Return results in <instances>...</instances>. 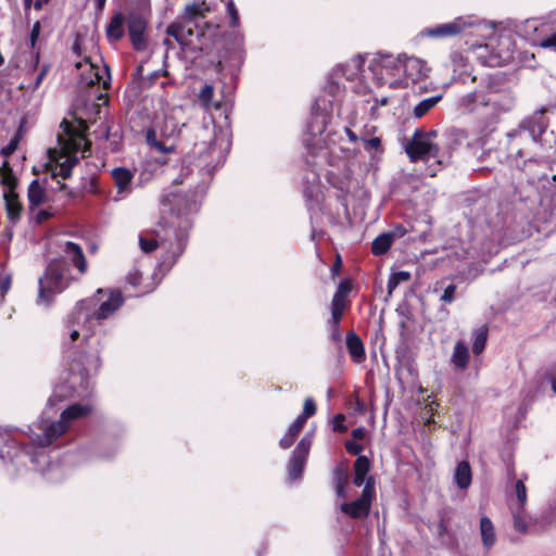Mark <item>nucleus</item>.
Instances as JSON below:
<instances>
[{
  "mask_svg": "<svg viewBox=\"0 0 556 556\" xmlns=\"http://www.w3.org/2000/svg\"><path fill=\"white\" fill-rule=\"evenodd\" d=\"M56 400H61L59 389H55L49 397L47 408L37 422L40 432L30 430V433H28L31 443L38 447H47L53 444L68 431L75 420L88 416L92 410L89 404H73L61 413L58 420H51L47 417V414L54 406Z\"/></svg>",
  "mask_w": 556,
  "mask_h": 556,
  "instance_id": "obj_1",
  "label": "nucleus"
},
{
  "mask_svg": "<svg viewBox=\"0 0 556 556\" xmlns=\"http://www.w3.org/2000/svg\"><path fill=\"white\" fill-rule=\"evenodd\" d=\"M60 127L63 129V134L58 135L59 149H50L48 153L50 162L54 163L53 176L66 179L78 162L76 153L83 148L81 155L85 156L87 142L67 121H62Z\"/></svg>",
  "mask_w": 556,
  "mask_h": 556,
  "instance_id": "obj_2",
  "label": "nucleus"
},
{
  "mask_svg": "<svg viewBox=\"0 0 556 556\" xmlns=\"http://www.w3.org/2000/svg\"><path fill=\"white\" fill-rule=\"evenodd\" d=\"M182 223L184 226L180 229H176L172 223L168 227H161V229L140 235L139 245L142 252L151 253L157 248H162L166 251L170 263H175L187 244V229L190 224L187 219Z\"/></svg>",
  "mask_w": 556,
  "mask_h": 556,
  "instance_id": "obj_3",
  "label": "nucleus"
},
{
  "mask_svg": "<svg viewBox=\"0 0 556 556\" xmlns=\"http://www.w3.org/2000/svg\"><path fill=\"white\" fill-rule=\"evenodd\" d=\"M437 138V130L424 131L417 129L405 148L412 161L422 160L429 163L433 160V164H429L427 167L430 176H434L450 159V154L443 151L440 142L435 140Z\"/></svg>",
  "mask_w": 556,
  "mask_h": 556,
  "instance_id": "obj_4",
  "label": "nucleus"
},
{
  "mask_svg": "<svg viewBox=\"0 0 556 556\" xmlns=\"http://www.w3.org/2000/svg\"><path fill=\"white\" fill-rule=\"evenodd\" d=\"M201 132L203 140L194 144V154L199 156V166L211 174L225 162L230 138L227 131H216L215 127H203Z\"/></svg>",
  "mask_w": 556,
  "mask_h": 556,
  "instance_id": "obj_5",
  "label": "nucleus"
},
{
  "mask_svg": "<svg viewBox=\"0 0 556 556\" xmlns=\"http://www.w3.org/2000/svg\"><path fill=\"white\" fill-rule=\"evenodd\" d=\"M345 134L351 142H356L358 137L348 127L340 131L330 126V117L326 113H314L307 124L308 138L305 139L306 147L314 153L324 149H331L342 140Z\"/></svg>",
  "mask_w": 556,
  "mask_h": 556,
  "instance_id": "obj_6",
  "label": "nucleus"
},
{
  "mask_svg": "<svg viewBox=\"0 0 556 556\" xmlns=\"http://www.w3.org/2000/svg\"><path fill=\"white\" fill-rule=\"evenodd\" d=\"M368 68L378 86L405 88L402 54L377 53L370 60Z\"/></svg>",
  "mask_w": 556,
  "mask_h": 556,
  "instance_id": "obj_7",
  "label": "nucleus"
},
{
  "mask_svg": "<svg viewBox=\"0 0 556 556\" xmlns=\"http://www.w3.org/2000/svg\"><path fill=\"white\" fill-rule=\"evenodd\" d=\"M70 276L63 269L59 261L48 265L46 273L38 280V294L36 305L48 308L54 301V296L68 287Z\"/></svg>",
  "mask_w": 556,
  "mask_h": 556,
  "instance_id": "obj_8",
  "label": "nucleus"
},
{
  "mask_svg": "<svg viewBox=\"0 0 556 556\" xmlns=\"http://www.w3.org/2000/svg\"><path fill=\"white\" fill-rule=\"evenodd\" d=\"M92 302H79L70 314L64 331V340L68 339L70 342L76 341L78 338L87 340L93 332L94 326L92 325V315L90 305Z\"/></svg>",
  "mask_w": 556,
  "mask_h": 556,
  "instance_id": "obj_9",
  "label": "nucleus"
},
{
  "mask_svg": "<svg viewBox=\"0 0 556 556\" xmlns=\"http://www.w3.org/2000/svg\"><path fill=\"white\" fill-rule=\"evenodd\" d=\"M83 302H92L90 312L92 315V325L110 317L123 304L124 298L118 290L104 291L99 289L97 294Z\"/></svg>",
  "mask_w": 556,
  "mask_h": 556,
  "instance_id": "obj_10",
  "label": "nucleus"
},
{
  "mask_svg": "<svg viewBox=\"0 0 556 556\" xmlns=\"http://www.w3.org/2000/svg\"><path fill=\"white\" fill-rule=\"evenodd\" d=\"M162 204L177 217H185L198 212L200 206V195L194 191L191 193L170 191L163 195Z\"/></svg>",
  "mask_w": 556,
  "mask_h": 556,
  "instance_id": "obj_11",
  "label": "nucleus"
},
{
  "mask_svg": "<svg viewBox=\"0 0 556 556\" xmlns=\"http://www.w3.org/2000/svg\"><path fill=\"white\" fill-rule=\"evenodd\" d=\"M514 100L511 97H506L503 102H500L496 97L492 93H485L484 91H473L463 96L459 100V109L463 112H475L480 106L492 105L501 111H509L513 108Z\"/></svg>",
  "mask_w": 556,
  "mask_h": 556,
  "instance_id": "obj_12",
  "label": "nucleus"
},
{
  "mask_svg": "<svg viewBox=\"0 0 556 556\" xmlns=\"http://www.w3.org/2000/svg\"><path fill=\"white\" fill-rule=\"evenodd\" d=\"M0 182L3 186V198L5 200L7 211L10 218L13 219L18 216L21 205L18 203L17 193L15 192L17 179L7 161L0 166Z\"/></svg>",
  "mask_w": 556,
  "mask_h": 556,
  "instance_id": "obj_13",
  "label": "nucleus"
},
{
  "mask_svg": "<svg viewBox=\"0 0 556 556\" xmlns=\"http://www.w3.org/2000/svg\"><path fill=\"white\" fill-rule=\"evenodd\" d=\"M101 366L98 353L80 355L72 361L70 366L71 383L79 378L81 386L88 384V379L96 375Z\"/></svg>",
  "mask_w": 556,
  "mask_h": 556,
  "instance_id": "obj_14",
  "label": "nucleus"
},
{
  "mask_svg": "<svg viewBox=\"0 0 556 556\" xmlns=\"http://www.w3.org/2000/svg\"><path fill=\"white\" fill-rule=\"evenodd\" d=\"M479 24L480 22L472 16H459L452 22L426 28L421 31V35L431 38L453 37L462 34L467 28L475 27Z\"/></svg>",
  "mask_w": 556,
  "mask_h": 556,
  "instance_id": "obj_15",
  "label": "nucleus"
},
{
  "mask_svg": "<svg viewBox=\"0 0 556 556\" xmlns=\"http://www.w3.org/2000/svg\"><path fill=\"white\" fill-rule=\"evenodd\" d=\"M76 67L80 71L79 83L85 86L99 85L103 89L109 87L110 73L108 66H99L91 63L89 60L78 62Z\"/></svg>",
  "mask_w": 556,
  "mask_h": 556,
  "instance_id": "obj_16",
  "label": "nucleus"
},
{
  "mask_svg": "<svg viewBox=\"0 0 556 556\" xmlns=\"http://www.w3.org/2000/svg\"><path fill=\"white\" fill-rule=\"evenodd\" d=\"M311 445L312 438L307 434L298 443L288 465V475L290 480L294 481L301 478Z\"/></svg>",
  "mask_w": 556,
  "mask_h": 556,
  "instance_id": "obj_17",
  "label": "nucleus"
},
{
  "mask_svg": "<svg viewBox=\"0 0 556 556\" xmlns=\"http://www.w3.org/2000/svg\"><path fill=\"white\" fill-rule=\"evenodd\" d=\"M402 58L405 88L408 87L409 84H415L428 76L430 68L427 66V63L424 60L415 56H408L406 54H402Z\"/></svg>",
  "mask_w": 556,
  "mask_h": 556,
  "instance_id": "obj_18",
  "label": "nucleus"
},
{
  "mask_svg": "<svg viewBox=\"0 0 556 556\" xmlns=\"http://www.w3.org/2000/svg\"><path fill=\"white\" fill-rule=\"evenodd\" d=\"M371 501V486L367 483L363 490L362 496L352 503H343L340 508L346 515L353 518L364 517L368 514Z\"/></svg>",
  "mask_w": 556,
  "mask_h": 556,
  "instance_id": "obj_19",
  "label": "nucleus"
},
{
  "mask_svg": "<svg viewBox=\"0 0 556 556\" xmlns=\"http://www.w3.org/2000/svg\"><path fill=\"white\" fill-rule=\"evenodd\" d=\"M174 132L175 129H172L168 134L163 131L159 134L156 129H149L147 131L146 139L148 144L156 151L161 153H168L174 150V142L172 140Z\"/></svg>",
  "mask_w": 556,
  "mask_h": 556,
  "instance_id": "obj_20",
  "label": "nucleus"
},
{
  "mask_svg": "<svg viewBox=\"0 0 556 556\" xmlns=\"http://www.w3.org/2000/svg\"><path fill=\"white\" fill-rule=\"evenodd\" d=\"M130 40L136 50H143L146 47L144 29L146 22L138 15H130L127 21Z\"/></svg>",
  "mask_w": 556,
  "mask_h": 556,
  "instance_id": "obj_21",
  "label": "nucleus"
},
{
  "mask_svg": "<svg viewBox=\"0 0 556 556\" xmlns=\"http://www.w3.org/2000/svg\"><path fill=\"white\" fill-rule=\"evenodd\" d=\"M364 58L362 55H355L344 64L339 65L334 70V76H343L346 80H354L363 72Z\"/></svg>",
  "mask_w": 556,
  "mask_h": 556,
  "instance_id": "obj_22",
  "label": "nucleus"
},
{
  "mask_svg": "<svg viewBox=\"0 0 556 556\" xmlns=\"http://www.w3.org/2000/svg\"><path fill=\"white\" fill-rule=\"evenodd\" d=\"M63 252L65 257L78 269L80 274L87 271V261L83 249L75 242L67 241L63 244Z\"/></svg>",
  "mask_w": 556,
  "mask_h": 556,
  "instance_id": "obj_23",
  "label": "nucleus"
},
{
  "mask_svg": "<svg viewBox=\"0 0 556 556\" xmlns=\"http://www.w3.org/2000/svg\"><path fill=\"white\" fill-rule=\"evenodd\" d=\"M112 178L117 188L118 194H128L131 190L130 185L134 173L126 167H116L112 170Z\"/></svg>",
  "mask_w": 556,
  "mask_h": 556,
  "instance_id": "obj_24",
  "label": "nucleus"
},
{
  "mask_svg": "<svg viewBox=\"0 0 556 556\" xmlns=\"http://www.w3.org/2000/svg\"><path fill=\"white\" fill-rule=\"evenodd\" d=\"M167 34L173 36L180 45L187 46L192 42L191 37L194 35V29L189 23L173 24L168 26Z\"/></svg>",
  "mask_w": 556,
  "mask_h": 556,
  "instance_id": "obj_25",
  "label": "nucleus"
},
{
  "mask_svg": "<svg viewBox=\"0 0 556 556\" xmlns=\"http://www.w3.org/2000/svg\"><path fill=\"white\" fill-rule=\"evenodd\" d=\"M346 346L352 359L355 363H362L365 359V348L361 338L354 332L350 331L346 334Z\"/></svg>",
  "mask_w": 556,
  "mask_h": 556,
  "instance_id": "obj_26",
  "label": "nucleus"
},
{
  "mask_svg": "<svg viewBox=\"0 0 556 556\" xmlns=\"http://www.w3.org/2000/svg\"><path fill=\"white\" fill-rule=\"evenodd\" d=\"M480 534L484 548L488 551L491 549L495 545L496 533L490 518L482 517L480 519Z\"/></svg>",
  "mask_w": 556,
  "mask_h": 556,
  "instance_id": "obj_27",
  "label": "nucleus"
},
{
  "mask_svg": "<svg viewBox=\"0 0 556 556\" xmlns=\"http://www.w3.org/2000/svg\"><path fill=\"white\" fill-rule=\"evenodd\" d=\"M471 479L472 475L469 463L466 460L458 463L454 472V481L456 485L462 490H466L471 484Z\"/></svg>",
  "mask_w": 556,
  "mask_h": 556,
  "instance_id": "obj_28",
  "label": "nucleus"
},
{
  "mask_svg": "<svg viewBox=\"0 0 556 556\" xmlns=\"http://www.w3.org/2000/svg\"><path fill=\"white\" fill-rule=\"evenodd\" d=\"M547 128V121L544 116L543 112L535 113L528 121V129L534 141H538L539 138L545 132Z\"/></svg>",
  "mask_w": 556,
  "mask_h": 556,
  "instance_id": "obj_29",
  "label": "nucleus"
},
{
  "mask_svg": "<svg viewBox=\"0 0 556 556\" xmlns=\"http://www.w3.org/2000/svg\"><path fill=\"white\" fill-rule=\"evenodd\" d=\"M305 425L303 418H296L295 421L289 427L287 433L280 439L279 446L283 450L289 448L293 443L298 434L301 432Z\"/></svg>",
  "mask_w": 556,
  "mask_h": 556,
  "instance_id": "obj_30",
  "label": "nucleus"
},
{
  "mask_svg": "<svg viewBox=\"0 0 556 556\" xmlns=\"http://www.w3.org/2000/svg\"><path fill=\"white\" fill-rule=\"evenodd\" d=\"M40 31H41L40 22H36L33 25L30 35H29V46L31 49V60H30V64H29L30 70L37 68V66L39 64L40 53H39V50H37L35 47H36L37 40L39 38Z\"/></svg>",
  "mask_w": 556,
  "mask_h": 556,
  "instance_id": "obj_31",
  "label": "nucleus"
},
{
  "mask_svg": "<svg viewBox=\"0 0 556 556\" xmlns=\"http://www.w3.org/2000/svg\"><path fill=\"white\" fill-rule=\"evenodd\" d=\"M369 466L370 464L366 456H358L355 460L353 482L356 486H361L364 483Z\"/></svg>",
  "mask_w": 556,
  "mask_h": 556,
  "instance_id": "obj_32",
  "label": "nucleus"
},
{
  "mask_svg": "<svg viewBox=\"0 0 556 556\" xmlns=\"http://www.w3.org/2000/svg\"><path fill=\"white\" fill-rule=\"evenodd\" d=\"M27 195H28L29 206L33 208V207H36V206L40 205L41 203H43L45 198H46V192H45V189L39 185V182L37 180H33L28 187Z\"/></svg>",
  "mask_w": 556,
  "mask_h": 556,
  "instance_id": "obj_33",
  "label": "nucleus"
},
{
  "mask_svg": "<svg viewBox=\"0 0 556 556\" xmlns=\"http://www.w3.org/2000/svg\"><path fill=\"white\" fill-rule=\"evenodd\" d=\"M392 243V233H381L372 241L371 251L375 255H381L391 248Z\"/></svg>",
  "mask_w": 556,
  "mask_h": 556,
  "instance_id": "obj_34",
  "label": "nucleus"
},
{
  "mask_svg": "<svg viewBox=\"0 0 556 556\" xmlns=\"http://www.w3.org/2000/svg\"><path fill=\"white\" fill-rule=\"evenodd\" d=\"M124 16L121 13L115 14L106 29L108 37L113 40H118L124 35Z\"/></svg>",
  "mask_w": 556,
  "mask_h": 556,
  "instance_id": "obj_35",
  "label": "nucleus"
},
{
  "mask_svg": "<svg viewBox=\"0 0 556 556\" xmlns=\"http://www.w3.org/2000/svg\"><path fill=\"white\" fill-rule=\"evenodd\" d=\"M452 361L458 368H466L468 363V349L464 343L457 342L455 344Z\"/></svg>",
  "mask_w": 556,
  "mask_h": 556,
  "instance_id": "obj_36",
  "label": "nucleus"
},
{
  "mask_svg": "<svg viewBox=\"0 0 556 556\" xmlns=\"http://www.w3.org/2000/svg\"><path fill=\"white\" fill-rule=\"evenodd\" d=\"M440 100H441V96H434L431 98L424 99L414 108V111H413L414 116L416 118L422 117L432 108H434Z\"/></svg>",
  "mask_w": 556,
  "mask_h": 556,
  "instance_id": "obj_37",
  "label": "nucleus"
},
{
  "mask_svg": "<svg viewBox=\"0 0 556 556\" xmlns=\"http://www.w3.org/2000/svg\"><path fill=\"white\" fill-rule=\"evenodd\" d=\"M486 338H488L486 328L481 327L473 331L472 351L476 355L480 354L484 350V346L486 343Z\"/></svg>",
  "mask_w": 556,
  "mask_h": 556,
  "instance_id": "obj_38",
  "label": "nucleus"
},
{
  "mask_svg": "<svg viewBox=\"0 0 556 556\" xmlns=\"http://www.w3.org/2000/svg\"><path fill=\"white\" fill-rule=\"evenodd\" d=\"M313 182L314 185L312 187H305L304 188V195L305 198L311 201L318 204L323 198V193L318 184V177L316 174H313Z\"/></svg>",
  "mask_w": 556,
  "mask_h": 556,
  "instance_id": "obj_39",
  "label": "nucleus"
},
{
  "mask_svg": "<svg viewBox=\"0 0 556 556\" xmlns=\"http://www.w3.org/2000/svg\"><path fill=\"white\" fill-rule=\"evenodd\" d=\"M345 307L346 300L342 299L339 294H334L331 301V319L341 320Z\"/></svg>",
  "mask_w": 556,
  "mask_h": 556,
  "instance_id": "obj_40",
  "label": "nucleus"
},
{
  "mask_svg": "<svg viewBox=\"0 0 556 556\" xmlns=\"http://www.w3.org/2000/svg\"><path fill=\"white\" fill-rule=\"evenodd\" d=\"M213 93L214 89L211 85H205L199 93V101L206 110H210L211 108H219V103L212 102Z\"/></svg>",
  "mask_w": 556,
  "mask_h": 556,
  "instance_id": "obj_41",
  "label": "nucleus"
},
{
  "mask_svg": "<svg viewBox=\"0 0 556 556\" xmlns=\"http://www.w3.org/2000/svg\"><path fill=\"white\" fill-rule=\"evenodd\" d=\"M410 279V273L401 270L392 274L388 280V293L391 294L393 290L402 282H406Z\"/></svg>",
  "mask_w": 556,
  "mask_h": 556,
  "instance_id": "obj_42",
  "label": "nucleus"
},
{
  "mask_svg": "<svg viewBox=\"0 0 556 556\" xmlns=\"http://www.w3.org/2000/svg\"><path fill=\"white\" fill-rule=\"evenodd\" d=\"M515 493L517 501L511 505V509H522L527 503V489L521 480L516 481Z\"/></svg>",
  "mask_w": 556,
  "mask_h": 556,
  "instance_id": "obj_43",
  "label": "nucleus"
},
{
  "mask_svg": "<svg viewBox=\"0 0 556 556\" xmlns=\"http://www.w3.org/2000/svg\"><path fill=\"white\" fill-rule=\"evenodd\" d=\"M514 528L516 531L525 533L528 529V517L522 509H513Z\"/></svg>",
  "mask_w": 556,
  "mask_h": 556,
  "instance_id": "obj_44",
  "label": "nucleus"
},
{
  "mask_svg": "<svg viewBox=\"0 0 556 556\" xmlns=\"http://www.w3.org/2000/svg\"><path fill=\"white\" fill-rule=\"evenodd\" d=\"M361 140H362L364 148L367 152H369V153L382 152L380 137L374 136V137L367 138L366 136H362Z\"/></svg>",
  "mask_w": 556,
  "mask_h": 556,
  "instance_id": "obj_45",
  "label": "nucleus"
},
{
  "mask_svg": "<svg viewBox=\"0 0 556 556\" xmlns=\"http://www.w3.org/2000/svg\"><path fill=\"white\" fill-rule=\"evenodd\" d=\"M316 413V404L313 399L307 397L304 401L303 413L299 416V418H303L306 422L307 418L312 417Z\"/></svg>",
  "mask_w": 556,
  "mask_h": 556,
  "instance_id": "obj_46",
  "label": "nucleus"
},
{
  "mask_svg": "<svg viewBox=\"0 0 556 556\" xmlns=\"http://www.w3.org/2000/svg\"><path fill=\"white\" fill-rule=\"evenodd\" d=\"M328 327H329V338L330 340H332L333 342H338L341 340V331H340V320H332L330 319L328 321Z\"/></svg>",
  "mask_w": 556,
  "mask_h": 556,
  "instance_id": "obj_47",
  "label": "nucleus"
},
{
  "mask_svg": "<svg viewBox=\"0 0 556 556\" xmlns=\"http://www.w3.org/2000/svg\"><path fill=\"white\" fill-rule=\"evenodd\" d=\"M455 293H456V286L455 285H448L442 295L441 301L445 303H452L455 300Z\"/></svg>",
  "mask_w": 556,
  "mask_h": 556,
  "instance_id": "obj_48",
  "label": "nucleus"
},
{
  "mask_svg": "<svg viewBox=\"0 0 556 556\" xmlns=\"http://www.w3.org/2000/svg\"><path fill=\"white\" fill-rule=\"evenodd\" d=\"M17 146H18V137L15 136L14 138L11 139V141L5 147H3L1 149L2 155L8 157L16 150Z\"/></svg>",
  "mask_w": 556,
  "mask_h": 556,
  "instance_id": "obj_49",
  "label": "nucleus"
},
{
  "mask_svg": "<svg viewBox=\"0 0 556 556\" xmlns=\"http://www.w3.org/2000/svg\"><path fill=\"white\" fill-rule=\"evenodd\" d=\"M345 417L342 414H338L332 419V427L334 431L343 432L346 430V427L344 426Z\"/></svg>",
  "mask_w": 556,
  "mask_h": 556,
  "instance_id": "obj_50",
  "label": "nucleus"
},
{
  "mask_svg": "<svg viewBox=\"0 0 556 556\" xmlns=\"http://www.w3.org/2000/svg\"><path fill=\"white\" fill-rule=\"evenodd\" d=\"M227 12L230 15V25L237 26L239 23V15L233 2H229L227 4Z\"/></svg>",
  "mask_w": 556,
  "mask_h": 556,
  "instance_id": "obj_51",
  "label": "nucleus"
},
{
  "mask_svg": "<svg viewBox=\"0 0 556 556\" xmlns=\"http://www.w3.org/2000/svg\"><path fill=\"white\" fill-rule=\"evenodd\" d=\"M541 47L545 49H552L556 52V33L543 39Z\"/></svg>",
  "mask_w": 556,
  "mask_h": 556,
  "instance_id": "obj_52",
  "label": "nucleus"
},
{
  "mask_svg": "<svg viewBox=\"0 0 556 556\" xmlns=\"http://www.w3.org/2000/svg\"><path fill=\"white\" fill-rule=\"evenodd\" d=\"M345 448L353 455H358L363 451V446L355 441H346Z\"/></svg>",
  "mask_w": 556,
  "mask_h": 556,
  "instance_id": "obj_53",
  "label": "nucleus"
},
{
  "mask_svg": "<svg viewBox=\"0 0 556 556\" xmlns=\"http://www.w3.org/2000/svg\"><path fill=\"white\" fill-rule=\"evenodd\" d=\"M48 72H49V65H42V67L40 68V72L38 73L35 81H34V86H33L34 89H37L41 85V83L45 79V77L47 76Z\"/></svg>",
  "mask_w": 556,
  "mask_h": 556,
  "instance_id": "obj_54",
  "label": "nucleus"
},
{
  "mask_svg": "<svg viewBox=\"0 0 556 556\" xmlns=\"http://www.w3.org/2000/svg\"><path fill=\"white\" fill-rule=\"evenodd\" d=\"M350 290H351L350 283L346 280H343L339 283V287L334 294H339V295H341L342 299L345 300Z\"/></svg>",
  "mask_w": 556,
  "mask_h": 556,
  "instance_id": "obj_55",
  "label": "nucleus"
},
{
  "mask_svg": "<svg viewBox=\"0 0 556 556\" xmlns=\"http://www.w3.org/2000/svg\"><path fill=\"white\" fill-rule=\"evenodd\" d=\"M345 480L339 478L337 483V495L340 497H345V490H344Z\"/></svg>",
  "mask_w": 556,
  "mask_h": 556,
  "instance_id": "obj_56",
  "label": "nucleus"
},
{
  "mask_svg": "<svg viewBox=\"0 0 556 556\" xmlns=\"http://www.w3.org/2000/svg\"><path fill=\"white\" fill-rule=\"evenodd\" d=\"M366 431L364 428H356L352 431V437L355 440H362L365 438Z\"/></svg>",
  "mask_w": 556,
  "mask_h": 556,
  "instance_id": "obj_57",
  "label": "nucleus"
},
{
  "mask_svg": "<svg viewBox=\"0 0 556 556\" xmlns=\"http://www.w3.org/2000/svg\"><path fill=\"white\" fill-rule=\"evenodd\" d=\"M186 13L190 17L195 16L199 13V7L198 5L187 7Z\"/></svg>",
  "mask_w": 556,
  "mask_h": 556,
  "instance_id": "obj_58",
  "label": "nucleus"
},
{
  "mask_svg": "<svg viewBox=\"0 0 556 556\" xmlns=\"http://www.w3.org/2000/svg\"><path fill=\"white\" fill-rule=\"evenodd\" d=\"M139 280H140V274L139 273H131L129 275V282L132 285V286H138L139 285Z\"/></svg>",
  "mask_w": 556,
  "mask_h": 556,
  "instance_id": "obj_59",
  "label": "nucleus"
},
{
  "mask_svg": "<svg viewBox=\"0 0 556 556\" xmlns=\"http://www.w3.org/2000/svg\"><path fill=\"white\" fill-rule=\"evenodd\" d=\"M235 45L238 50H241L243 45V37L239 33L235 34Z\"/></svg>",
  "mask_w": 556,
  "mask_h": 556,
  "instance_id": "obj_60",
  "label": "nucleus"
},
{
  "mask_svg": "<svg viewBox=\"0 0 556 556\" xmlns=\"http://www.w3.org/2000/svg\"><path fill=\"white\" fill-rule=\"evenodd\" d=\"M39 458H41L42 462L46 463L47 455L43 452H40L31 457V462L37 465L39 463Z\"/></svg>",
  "mask_w": 556,
  "mask_h": 556,
  "instance_id": "obj_61",
  "label": "nucleus"
},
{
  "mask_svg": "<svg viewBox=\"0 0 556 556\" xmlns=\"http://www.w3.org/2000/svg\"><path fill=\"white\" fill-rule=\"evenodd\" d=\"M341 265H342L341 257L338 255L336 263L333 264V266L331 268V271L333 275H337L339 273Z\"/></svg>",
  "mask_w": 556,
  "mask_h": 556,
  "instance_id": "obj_62",
  "label": "nucleus"
},
{
  "mask_svg": "<svg viewBox=\"0 0 556 556\" xmlns=\"http://www.w3.org/2000/svg\"><path fill=\"white\" fill-rule=\"evenodd\" d=\"M49 0H36L35 3H34V8L36 10H40L43 4L48 3Z\"/></svg>",
  "mask_w": 556,
  "mask_h": 556,
  "instance_id": "obj_63",
  "label": "nucleus"
},
{
  "mask_svg": "<svg viewBox=\"0 0 556 556\" xmlns=\"http://www.w3.org/2000/svg\"><path fill=\"white\" fill-rule=\"evenodd\" d=\"M106 0H96V5L98 10H102L104 8Z\"/></svg>",
  "mask_w": 556,
  "mask_h": 556,
  "instance_id": "obj_64",
  "label": "nucleus"
}]
</instances>
